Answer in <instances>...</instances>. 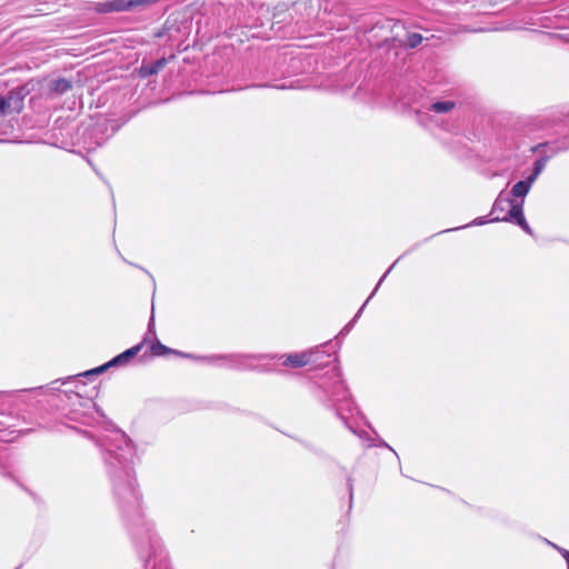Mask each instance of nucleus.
Segmentation results:
<instances>
[{"instance_id":"nucleus-1","label":"nucleus","mask_w":569,"mask_h":569,"mask_svg":"<svg viewBox=\"0 0 569 569\" xmlns=\"http://www.w3.org/2000/svg\"><path fill=\"white\" fill-rule=\"evenodd\" d=\"M102 446L106 451L104 461L116 493L120 498L127 499L129 503L138 506L139 492L134 486L131 467L134 450L130 440L124 432L116 430L103 439Z\"/></svg>"},{"instance_id":"nucleus-2","label":"nucleus","mask_w":569,"mask_h":569,"mask_svg":"<svg viewBox=\"0 0 569 569\" xmlns=\"http://www.w3.org/2000/svg\"><path fill=\"white\" fill-rule=\"evenodd\" d=\"M331 400L336 407L337 413L341 419H346L345 411L352 412V401L348 389L343 386L342 381L335 385V390L331 393Z\"/></svg>"},{"instance_id":"nucleus-3","label":"nucleus","mask_w":569,"mask_h":569,"mask_svg":"<svg viewBox=\"0 0 569 569\" xmlns=\"http://www.w3.org/2000/svg\"><path fill=\"white\" fill-rule=\"evenodd\" d=\"M490 221H513L523 231H526L529 234H532V230L523 217L522 201L511 202V208L505 217L500 218L497 216L492 218Z\"/></svg>"},{"instance_id":"nucleus-4","label":"nucleus","mask_w":569,"mask_h":569,"mask_svg":"<svg viewBox=\"0 0 569 569\" xmlns=\"http://www.w3.org/2000/svg\"><path fill=\"white\" fill-rule=\"evenodd\" d=\"M141 347H142V343H139L126 351H123L122 353H120L119 356L114 357L112 360H110L107 365L102 366V367H99L97 369H93L91 371H87L84 375H93V373H100L102 372L106 368L108 367H111V366H124L127 365L132 358H134L138 352L141 350Z\"/></svg>"},{"instance_id":"nucleus-5","label":"nucleus","mask_w":569,"mask_h":569,"mask_svg":"<svg viewBox=\"0 0 569 569\" xmlns=\"http://www.w3.org/2000/svg\"><path fill=\"white\" fill-rule=\"evenodd\" d=\"M316 353L315 350H308L300 353H292L286 356L283 360V366L292 367V368H301L311 362L312 356Z\"/></svg>"},{"instance_id":"nucleus-6","label":"nucleus","mask_w":569,"mask_h":569,"mask_svg":"<svg viewBox=\"0 0 569 569\" xmlns=\"http://www.w3.org/2000/svg\"><path fill=\"white\" fill-rule=\"evenodd\" d=\"M533 183L535 182L527 177L525 180L518 181L512 187L510 193L513 198H519L520 201L523 202L525 197L528 194Z\"/></svg>"},{"instance_id":"nucleus-7","label":"nucleus","mask_w":569,"mask_h":569,"mask_svg":"<svg viewBox=\"0 0 569 569\" xmlns=\"http://www.w3.org/2000/svg\"><path fill=\"white\" fill-rule=\"evenodd\" d=\"M141 2V0H111V10L114 12L128 11Z\"/></svg>"},{"instance_id":"nucleus-8","label":"nucleus","mask_w":569,"mask_h":569,"mask_svg":"<svg viewBox=\"0 0 569 569\" xmlns=\"http://www.w3.org/2000/svg\"><path fill=\"white\" fill-rule=\"evenodd\" d=\"M546 163H547V158H540V159H537L535 162H533V168H532V172L530 176H528V178L531 180V181H536L538 179V177L540 176V173L543 171L545 167H546Z\"/></svg>"},{"instance_id":"nucleus-9","label":"nucleus","mask_w":569,"mask_h":569,"mask_svg":"<svg viewBox=\"0 0 569 569\" xmlns=\"http://www.w3.org/2000/svg\"><path fill=\"white\" fill-rule=\"evenodd\" d=\"M166 66V60L164 59H160V60H157L156 62H153L152 64L150 66H144L142 67V73L143 76H151V74H154L157 72H159L161 69H163Z\"/></svg>"},{"instance_id":"nucleus-10","label":"nucleus","mask_w":569,"mask_h":569,"mask_svg":"<svg viewBox=\"0 0 569 569\" xmlns=\"http://www.w3.org/2000/svg\"><path fill=\"white\" fill-rule=\"evenodd\" d=\"M455 107V102L452 101H439L435 102L430 106V110L438 113H446L452 110Z\"/></svg>"},{"instance_id":"nucleus-11","label":"nucleus","mask_w":569,"mask_h":569,"mask_svg":"<svg viewBox=\"0 0 569 569\" xmlns=\"http://www.w3.org/2000/svg\"><path fill=\"white\" fill-rule=\"evenodd\" d=\"M51 89L57 93H64L71 89V82L66 79H57L52 82Z\"/></svg>"},{"instance_id":"nucleus-12","label":"nucleus","mask_w":569,"mask_h":569,"mask_svg":"<svg viewBox=\"0 0 569 569\" xmlns=\"http://www.w3.org/2000/svg\"><path fill=\"white\" fill-rule=\"evenodd\" d=\"M389 272H390V269L386 273H383L382 278L379 280V282H378L377 287L375 288L373 292L371 293V296L367 299V301L361 307V309L358 311V313L355 316V318L343 328L342 332H345V331L348 332L350 330V328L352 327V325L356 322V320L360 316V312L362 311V309L365 308V306L367 305L369 299L375 295V292L378 290V287L380 286V283L383 281V279L387 277V274Z\"/></svg>"},{"instance_id":"nucleus-13","label":"nucleus","mask_w":569,"mask_h":569,"mask_svg":"<svg viewBox=\"0 0 569 569\" xmlns=\"http://www.w3.org/2000/svg\"><path fill=\"white\" fill-rule=\"evenodd\" d=\"M422 39L420 33H408L406 44L409 48H416L422 42Z\"/></svg>"},{"instance_id":"nucleus-14","label":"nucleus","mask_w":569,"mask_h":569,"mask_svg":"<svg viewBox=\"0 0 569 569\" xmlns=\"http://www.w3.org/2000/svg\"><path fill=\"white\" fill-rule=\"evenodd\" d=\"M11 107L10 99L0 96V121L7 116Z\"/></svg>"},{"instance_id":"nucleus-15","label":"nucleus","mask_w":569,"mask_h":569,"mask_svg":"<svg viewBox=\"0 0 569 569\" xmlns=\"http://www.w3.org/2000/svg\"><path fill=\"white\" fill-rule=\"evenodd\" d=\"M151 351L154 356H162V355L170 352L171 350L168 347H166L164 345L157 341V342L152 343Z\"/></svg>"},{"instance_id":"nucleus-16","label":"nucleus","mask_w":569,"mask_h":569,"mask_svg":"<svg viewBox=\"0 0 569 569\" xmlns=\"http://www.w3.org/2000/svg\"><path fill=\"white\" fill-rule=\"evenodd\" d=\"M511 202H518L517 200H509L503 199L501 196L497 198V200L493 203L492 212L497 211L499 208L503 210V204L509 203L511 206Z\"/></svg>"},{"instance_id":"nucleus-17","label":"nucleus","mask_w":569,"mask_h":569,"mask_svg":"<svg viewBox=\"0 0 569 569\" xmlns=\"http://www.w3.org/2000/svg\"><path fill=\"white\" fill-rule=\"evenodd\" d=\"M2 426L3 423L0 422V441H3V442H9V441H12L14 439V437H11L12 433H14V431H9L8 435H3V432H6L4 429H2Z\"/></svg>"},{"instance_id":"nucleus-18","label":"nucleus","mask_w":569,"mask_h":569,"mask_svg":"<svg viewBox=\"0 0 569 569\" xmlns=\"http://www.w3.org/2000/svg\"><path fill=\"white\" fill-rule=\"evenodd\" d=\"M100 6H101L100 10L102 12H114L113 10H111V0L106 1V2L101 3Z\"/></svg>"},{"instance_id":"nucleus-19","label":"nucleus","mask_w":569,"mask_h":569,"mask_svg":"<svg viewBox=\"0 0 569 569\" xmlns=\"http://www.w3.org/2000/svg\"><path fill=\"white\" fill-rule=\"evenodd\" d=\"M486 223V220L483 218H477L476 220H473L470 224H477V226H480V224H483Z\"/></svg>"},{"instance_id":"nucleus-20","label":"nucleus","mask_w":569,"mask_h":569,"mask_svg":"<svg viewBox=\"0 0 569 569\" xmlns=\"http://www.w3.org/2000/svg\"><path fill=\"white\" fill-rule=\"evenodd\" d=\"M152 569H167V566L161 562L159 563L158 567H156V565H152Z\"/></svg>"},{"instance_id":"nucleus-21","label":"nucleus","mask_w":569,"mask_h":569,"mask_svg":"<svg viewBox=\"0 0 569 569\" xmlns=\"http://www.w3.org/2000/svg\"><path fill=\"white\" fill-rule=\"evenodd\" d=\"M563 556L566 557V559H567V561H568V563H569V551H565V552H563Z\"/></svg>"},{"instance_id":"nucleus-22","label":"nucleus","mask_w":569,"mask_h":569,"mask_svg":"<svg viewBox=\"0 0 569 569\" xmlns=\"http://www.w3.org/2000/svg\"><path fill=\"white\" fill-rule=\"evenodd\" d=\"M350 497L352 498V485L349 483Z\"/></svg>"},{"instance_id":"nucleus-23","label":"nucleus","mask_w":569,"mask_h":569,"mask_svg":"<svg viewBox=\"0 0 569 569\" xmlns=\"http://www.w3.org/2000/svg\"><path fill=\"white\" fill-rule=\"evenodd\" d=\"M150 565H151V559H148L147 565H146V569H148Z\"/></svg>"},{"instance_id":"nucleus-24","label":"nucleus","mask_w":569,"mask_h":569,"mask_svg":"<svg viewBox=\"0 0 569 569\" xmlns=\"http://www.w3.org/2000/svg\"><path fill=\"white\" fill-rule=\"evenodd\" d=\"M152 322H153V317H151V320H150V323H149V329H151Z\"/></svg>"},{"instance_id":"nucleus-25","label":"nucleus","mask_w":569,"mask_h":569,"mask_svg":"<svg viewBox=\"0 0 569 569\" xmlns=\"http://www.w3.org/2000/svg\"><path fill=\"white\" fill-rule=\"evenodd\" d=\"M458 228H451V229H448L447 231H455L457 230Z\"/></svg>"},{"instance_id":"nucleus-26","label":"nucleus","mask_w":569,"mask_h":569,"mask_svg":"<svg viewBox=\"0 0 569 569\" xmlns=\"http://www.w3.org/2000/svg\"><path fill=\"white\" fill-rule=\"evenodd\" d=\"M385 447L389 448L390 450H392L391 447L388 446V443H383Z\"/></svg>"},{"instance_id":"nucleus-27","label":"nucleus","mask_w":569,"mask_h":569,"mask_svg":"<svg viewBox=\"0 0 569 569\" xmlns=\"http://www.w3.org/2000/svg\"><path fill=\"white\" fill-rule=\"evenodd\" d=\"M243 358H244V359H251L252 357H250V356H247V357H243Z\"/></svg>"}]
</instances>
